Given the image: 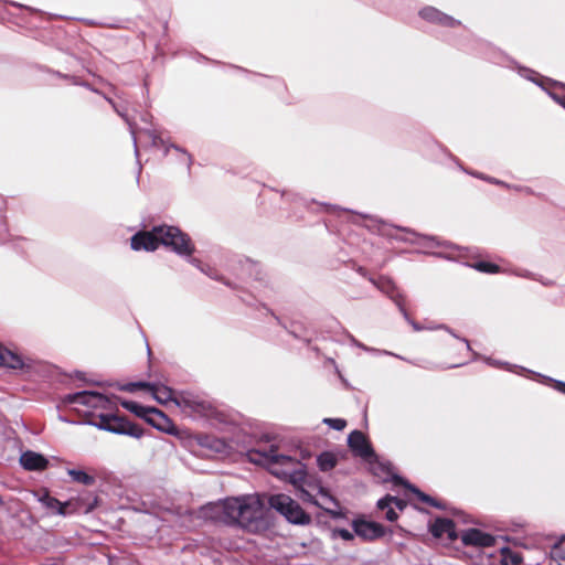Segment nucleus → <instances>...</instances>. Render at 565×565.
<instances>
[{"label":"nucleus","instance_id":"obj_1","mask_svg":"<svg viewBox=\"0 0 565 565\" xmlns=\"http://www.w3.org/2000/svg\"><path fill=\"white\" fill-rule=\"evenodd\" d=\"M247 455L252 462L266 463L273 476L292 486L305 478V463L290 456L276 454L274 447L269 451L250 449Z\"/></svg>","mask_w":565,"mask_h":565},{"label":"nucleus","instance_id":"obj_2","mask_svg":"<svg viewBox=\"0 0 565 565\" xmlns=\"http://www.w3.org/2000/svg\"><path fill=\"white\" fill-rule=\"evenodd\" d=\"M263 502L253 495H243L236 525L250 533H260L268 529Z\"/></svg>","mask_w":565,"mask_h":565},{"label":"nucleus","instance_id":"obj_3","mask_svg":"<svg viewBox=\"0 0 565 565\" xmlns=\"http://www.w3.org/2000/svg\"><path fill=\"white\" fill-rule=\"evenodd\" d=\"M154 233H159V245L170 248L181 257H191L195 250L189 234L177 226L158 225Z\"/></svg>","mask_w":565,"mask_h":565},{"label":"nucleus","instance_id":"obj_4","mask_svg":"<svg viewBox=\"0 0 565 565\" xmlns=\"http://www.w3.org/2000/svg\"><path fill=\"white\" fill-rule=\"evenodd\" d=\"M268 504L291 524L308 525L311 523L310 514L288 494H271L268 499Z\"/></svg>","mask_w":565,"mask_h":565},{"label":"nucleus","instance_id":"obj_5","mask_svg":"<svg viewBox=\"0 0 565 565\" xmlns=\"http://www.w3.org/2000/svg\"><path fill=\"white\" fill-rule=\"evenodd\" d=\"M296 490L300 492L299 498L303 502L311 503L316 507H321L313 492H317L324 501L331 503L333 507L340 508L339 501L330 493V491L323 487L322 481L317 475H311L307 471L305 466V478L296 482L294 486Z\"/></svg>","mask_w":565,"mask_h":565},{"label":"nucleus","instance_id":"obj_6","mask_svg":"<svg viewBox=\"0 0 565 565\" xmlns=\"http://www.w3.org/2000/svg\"><path fill=\"white\" fill-rule=\"evenodd\" d=\"M63 402L66 404H78L92 408H109L110 399L95 391H79L65 395Z\"/></svg>","mask_w":565,"mask_h":565},{"label":"nucleus","instance_id":"obj_7","mask_svg":"<svg viewBox=\"0 0 565 565\" xmlns=\"http://www.w3.org/2000/svg\"><path fill=\"white\" fill-rule=\"evenodd\" d=\"M57 75L63 78L71 79L74 85H79V86L86 87L87 89L102 95V93L98 89L92 87L90 84H88L87 82H81L75 76L62 75L61 73H57ZM103 97L111 105V107L118 114V116H120L125 120V122L128 125L129 132H130V135L132 137V141H134L135 154L138 157L139 151H138V146H137V137H136V134H137L136 124L130 120L126 108L120 107L118 104H116L114 102V99L106 96L105 94H103Z\"/></svg>","mask_w":565,"mask_h":565},{"label":"nucleus","instance_id":"obj_8","mask_svg":"<svg viewBox=\"0 0 565 565\" xmlns=\"http://www.w3.org/2000/svg\"><path fill=\"white\" fill-rule=\"evenodd\" d=\"M110 427L111 428L108 429V433L116 435L130 436L137 439L145 435V430L141 426L130 422L125 416H119L117 414L111 417Z\"/></svg>","mask_w":565,"mask_h":565},{"label":"nucleus","instance_id":"obj_9","mask_svg":"<svg viewBox=\"0 0 565 565\" xmlns=\"http://www.w3.org/2000/svg\"><path fill=\"white\" fill-rule=\"evenodd\" d=\"M352 527L355 535L364 541H374L385 534V529L382 524L363 519L353 520Z\"/></svg>","mask_w":565,"mask_h":565},{"label":"nucleus","instance_id":"obj_10","mask_svg":"<svg viewBox=\"0 0 565 565\" xmlns=\"http://www.w3.org/2000/svg\"><path fill=\"white\" fill-rule=\"evenodd\" d=\"M369 280L383 294H385L398 308L405 307V296L399 290V288L388 278L381 277L380 279H374L369 277Z\"/></svg>","mask_w":565,"mask_h":565},{"label":"nucleus","instance_id":"obj_11","mask_svg":"<svg viewBox=\"0 0 565 565\" xmlns=\"http://www.w3.org/2000/svg\"><path fill=\"white\" fill-rule=\"evenodd\" d=\"M348 446L361 458L370 459L375 456L374 449L361 430H353L349 434Z\"/></svg>","mask_w":565,"mask_h":565},{"label":"nucleus","instance_id":"obj_12","mask_svg":"<svg viewBox=\"0 0 565 565\" xmlns=\"http://www.w3.org/2000/svg\"><path fill=\"white\" fill-rule=\"evenodd\" d=\"M234 270L236 271L238 279L242 281H247L250 279L255 281L264 280L259 264L249 258L238 259Z\"/></svg>","mask_w":565,"mask_h":565},{"label":"nucleus","instance_id":"obj_13","mask_svg":"<svg viewBox=\"0 0 565 565\" xmlns=\"http://www.w3.org/2000/svg\"><path fill=\"white\" fill-rule=\"evenodd\" d=\"M242 497L226 498L215 505V510L222 514V521L226 525H236Z\"/></svg>","mask_w":565,"mask_h":565},{"label":"nucleus","instance_id":"obj_14","mask_svg":"<svg viewBox=\"0 0 565 565\" xmlns=\"http://www.w3.org/2000/svg\"><path fill=\"white\" fill-rule=\"evenodd\" d=\"M461 542L466 546L490 547L495 544V537L479 529H468L463 531Z\"/></svg>","mask_w":565,"mask_h":565},{"label":"nucleus","instance_id":"obj_15","mask_svg":"<svg viewBox=\"0 0 565 565\" xmlns=\"http://www.w3.org/2000/svg\"><path fill=\"white\" fill-rule=\"evenodd\" d=\"M130 245L134 250L153 252L159 247V233H154V226L150 232H138L132 235Z\"/></svg>","mask_w":565,"mask_h":565},{"label":"nucleus","instance_id":"obj_16","mask_svg":"<svg viewBox=\"0 0 565 565\" xmlns=\"http://www.w3.org/2000/svg\"><path fill=\"white\" fill-rule=\"evenodd\" d=\"M142 131L145 134H147L148 137L151 139V145L153 147L164 148V156L168 154L170 149H174L175 151L182 153V156L185 158L186 168H188V170H190L191 164L193 162V158L185 149L181 148L180 146H178L175 143H167V141L164 139H162L153 129L145 128V129H142Z\"/></svg>","mask_w":565,"mask_h":565},{"label":"nucleus","instance_id":"obj_17","mask_svg":"<svg viewBox=\"0 0 565 565\" xmlns=\"http://www.w3.org/2000/svg\"><path fill=\"white\" fill-rule=\"evenodd\" d=\"M146 422L159 431L174 434L175 426L173 422L161 409L152 407Z\"/></svg>","mask_w":565,"mask_h":565},{"label":"nucleus","instance_id":"obj_18","mask_svg":"<svg viewBox=\"0 0 565 565\" xmlns=\"http://www.w3.org/2000/svg\"><path fill=\"white\" fill-rule=\"evenodd\" d=\"M419 15L422 19L431 22L437 23L444 26H456L460 24L459 20H456L455 18L439 11L438 9L434 7H426L419 11Z\"/></svg>","mask_w":565,"mask_h":565},{"label":"nucleus","instance_id":"obj_19","mask_svg":"<svg viewBox=\"0 0 565 565\" xmlns=\"http://www.w3.org/2000/svg\"><path fill=\"white\" fill-rule=\"evenodd\" d=\"M21 466L28 471H42L49 466V459L32 450L24 451L20 457Z\"/></svg>","mask_w":565,"mask_h":565},{"label":"nucleus","instance_id":"obj_20","mask_svg":"<svg viewBox=\"0 0 565 565\" xmlns=\"http://www.w3.org/2000/svg\"><path fill=\"white\" fill-rule=\"evenodd\" d=\"M40 501L47 508V509H51V510H55L56 511V514L58 515H63V516H67V515H71L73 514L76 509H75V504L72 502V501H65V502H61L60 500H57L56 498L54 497H51L49 493H45L41 499Z\"/></svg>","mask_w":565,"mask_h":565},{"label":"nucleus","instance_id":"obj_21","mask_svg":"<svg viewBox=\"0 0 565 565\" xmlns=\"http://www.w3.org/2000/svg\"><path fill=\"white\" fill-rule=\"evenodd\" d=\"M178 406L188 408L192 412L205 414L210 411L211 404L204 399H201L198 396L191 394H183L180 396L179 401H175Z\"/></svg>","mask_w":565,"mask_h":565},{"label":"nucleus","instance_id":"obj_22","mask_svg":"<svg viewBox=\"0 0 565 565\" xmlns=\"http://www.w3.org/2000/svg\"><path fill=\"white\" fill-rule=\"evenodd\" d=\"M23 358L0 344V366L12 370H22L25 366Z\"/></svg>","mask_w":565,"mask_h":565},{"label":"nucleus","instance_id":"obj_23","mask_svg":"<svg viewBox=\"0 0 565 565\" xmlns=\"http://www.w3.org/2000/svg\"><path fill=\"white\" fill-rule=\"evenodd\" d=\"M152 387H149V392H151L153 398L161 403V404H166L168 402H174L175 401H179V398H174L173 395H174V391L164 385V384H161V383H152Z\"/></svg>","mask_w":565,"mask_h":565},{"label":"nucleus","instance_id":"obj_24","mask_svg":"<svg viewBox=\"0 0 565 565\" xmlns=\"http://www.w3.org/2000/svg\"><path fill=\"white\" fill-rule=\"evenodd\" d=\"M501 565H520L523 561L521 553L512 551L508 546L499 548Z\"/></svg>","mask_w":565,"mask_h":565},{"label":"nucleus","instance_id":"obj_25","mask_svg":"<svg viewBox=\"0 0 565 565\" xmlns=\"http://www.w3.org/2000/svg\"><path fill=\"white\" fill-rule=\"evenodd\" d=\"M338 463L337 456L331 451H323L317 457V466L322 472L332 470Z\"/></svg>","mask_w":565,"mask_h":565},{"label":"nucleus","instance_id":"obj_26","mask_svg":"<svg viewBox=\"0 0 565 565\" xmlns=\"http://www.w3.org/2000/svg\"><path fill=\"white\" fill-rule=\"evenodd\" d=\"M121 406L127 409L128 412L132 413L137 417L143 419L146 422V418H148L149 413L151 412L150 406H143L137 402L132 401H122Z\"/></svg>","mask_w":565,"mask_h":565},{"label":"nucleus","instance_id":"obj_27","mask_svg":"<svg viewBox=\"0 0 565 565\" xmlns=\"http://www.w3.org/2000/svg\"><path fill=\"white\" fill-rule=\"evenodd\" d=\"M115 414H105L100 413L96 416H94L92 419H88L85 422V424L96 427L99 430L108 431L110 427L111 417H114Z\"/></svg>","mask_w":565,"mask_h":565},{"label":"nucleus","instance_id":"obj_28","mask_svg":"<svg viewBox=\"0 0 565 565\" xmlns=\"http://www.w3.org/2000/svg\"><path fill=\"white\" fill-rule=\"evenodd\" d=\"M451 527V520L446 518H437L430 526V533L435 537H443L448 529Z\"/></svg>","mask_w":565,"mask_h":565},{"label":"nucleus","instance_id":"obj_29","mask_svg":"<svg viewBox=\"0 0 565 565\" xmlns=\"http://www.w3.org/2000/svg\"><path fill=\"white\" fill-rule=\"evenodd\" d=\"M67 475L74 482L85 486H93L96 481L94 476L88 475L86 471L81 469H68Z\"/></svg>","mask_w":565,"mask_h":565},{"label":"nucleus","instance_id":"obj_30","mask_svg":"<svg viewBox=\"0 0 565 565\" xmlns=\"http://www.w3.org/2000/svg\"><path fill=\"white\" fill-rule=\"evenodd\" d=\"M552 561H555L557 565H565V539L556 542L550 552Z\"/></svg>","mask_w":565,"mask_h":565},{"label":"nucleus","instance_id":"obj_31","mask_svg":"<svg viewBox=\"0 0 565 565\" xmlns=\"http://www.w3.org/2000/svg\"><path fill=\"white\" fill-rule=\"evenodd\" d=\"M469 267L486 274H497L500 271L499 265L490 262L480 260L468 265Z\"/></svg>","mask_w":565,"mask_h":565},{"label":"nucleus","instance_id":"obj_32","mask_svg":"<svg viewBox=\"0 0 565 565\" xmlns=\"http://www.w3.org/2000/svg\"><path fill=\"white\" fill-rule=\"evenodd\" d=\"M407 490H409L412 493H414L418 500H420L424 503H427L428 505L433 507V503L435 501V498L431 495L423 492L420 489H418L413 483H407Z\"/></svg>","mask_w":565,"mask_h":565},{"label":"nucleus","instance_id":"obj_33","mask_svg":"<svg viewBox=\"0 0 565 565\" xmlns=\"http://www.w3.org/2000/svg\"><path fill=\"white\" fill-rule=\"evenodd\" d=\"M152 383L151 382H143V381H138V382H130V383H127L126 385H124L121 388L124 391H127V392H130V393H134L136 392L137 390H149V387H152Z\"/></svg>","mask_w":565,"mask_h":565},{"label":"nucleus","instance_id":"obj_34","mask_svg":"<svg viewBox=\"0 0 565 565\" xmlns=\"http://www.w3.org/2000/svg\"><path fill=\"white\" fill-rule=\"evenodd\" d=\"M322 423L334 430H342L347 426V420L343 418H323Z\"/></svg>","mask_w":565,"mask_h":565},{"label":"nucleus","instance_id":"obj_35","mask_svg":"<svg viewBox=\"0 0 565 565\" xmlns=\"http://www.w3.org/2000/svg\"><path fill=\"white\" fill-rule=\"evenodd\" d=\"M354 532H351L347 529L335 527L332 530V537H341L344 541H352L354 539Z\"/></svg>","mask_w":565,"mask_h":565},{"label":"nucleus","instance_id":"obj_36","mask_svg":"<svg viewBox=\"0 0 565 565\" xmlns=\"http://www.w3.org/2000/svg\"><path fill=\"white\" fill-rule=\"evenodd\" d=\"M399 312L402 313L403 318L412 326V328L415 331L424 330V327L419 322H417L411 318L409 313L406 310V307L402 308V310H399Z\"/></svg>","mask_w":565,"mask_h":565},{"label":"nucleus","instance_id":"obj_37","mask_svg":"<svg viewBox=\"0 0 565 565\" xmlns=\"http://www.w3.org/2000/svg\"><path fill=\"white\" fill-rule=\"evenodd\" d=\"M535 83L539 86H541L555 103H557L558 105H561L565 109V98L564 97L559 96L558 94H556L554 92H551V90L546 89L545 87H543L542 83H537V82H535Z\"/></svg>","mask_w":565,"mask_h":565},{"label":"nucleus","instance_id":"obj_38","mask_svg":"<svg viewBox=\"0 0 565 565\" xmlns=\"http://www.w3.org/2000/svg\"><path fill=\"white\" fill-rule=\"evenodd\" d=\"M393 503V495L391 494H386L385 497L381 498L377 503H376V507L380 509V510H385V509H390L391 508V504Z\"/></svg>","mask_w":565,"mask_h":565},{"label":"nucleus","instance_id":"obj_39","mask_svg":"<svg viewBox=\"0 0 565 565\" xmlns=\"http://www.w3.org/2000/svg\"><path fill=\"white\" fill-rule=\"evenodd\" d=\"M323 509V511L326 513H328L332 519L334 520H338V519H343L345 518V513L340 510L339 508L334 507L335 509H329V508H323L322 505L320 507Z\"/></svg>","mask_w":565,"mask_h":565},{"label":"nucleus","instance_id":"obj_40","mask_svg":"<svg viewBox=\"0 0 565 565\" xmlns=\"http://www.w3.org/2000/svg\"><path fill=\"white\" fill-rule=\"evenodd\" d=\"M470 174L477 177V178H480V179H483V180H487L491 183H494V184H499V185H502V186H505V188H510L509 184H507L505 182L503 181H500L498 179H494V178H490V177H484L483 174L481 173H477V172H469Z\"/></svg>","mask_w":565,"mask_h":565},{"label":"nucleus","instance_id":"obj_41","mask_svg":"<svg viewBox=\"0 0 565 565\" xmlns=\"http://www.w3.org/2000/svg\"><path fill=\"white\" fill-rule=\"evenodd\" d=\"M548 381L553 382L554 388L558 391L559 393L565 395V382L559 380H553L551 377H547Z\"/></svg>","mask_w":565,"mask_h":565},{"label":"nucleus","instance_id":"obj_42","mask_svg":"<svg viewBox=\"0 0 565 565\" xmlns=\"http://www.w3.org/2000/svg\"><path fill=\"white\" fill-rule=\"evenodd\" d=\"M548 381L553 382L554 388L558 391L559 393L565 395V382L559 380H553L551 377H547Z\"/></svg>","mask_w":565,"mask_h":565},{"label":"nucleus","instance_id":"obj_43","mask_svg":"<svg viewBox=\"0 0 565 565\" xmlns=\"http://www.w3.org/2000/svg\"><path fill=\"white\" fill-rule=\"evenodd\" d=\"M438 328L447 330L451 335H454L455 338L459 339V337L456 333H454L452 330L449 329L448 327L441 324ZM460 340L466 343L467 350L471 351V347H470L469 341L466 338H460Z\"/></svg>","mask_w":565,"mask_h":565},{"label":"nucleus","instance_id":"obj_44","mask_svg":"<svg viewBox=\"0 0 565 565\" xmlns=\"http://www.w3.org/2000/svg\"><path fill=\"white\" fill-rule=\"evenodd\" d=\"M445 535H447V537L450 541H455L458 537L457 532H456V524L452 520H451V527L448 529V532H446Z\"/></svg>","mask_w":565,"mask_h":565},{"label":"nucleus","instance_id":"obj_45","mask_svg":"<svg viewBox=\"0 0 565 565\" xmlns=\"http://www.w3.org/2000/svg\"><path fill=\"white\" fill-rule=\"evenodd\" d=\"M445 535H447V537L450 541H455L458 537L457 532H456V524L452 520H451V527L448 529V532H446Z\"/></svg>","mask_w":565,"mask_h":565},{"label":"nucleus","instance_id":"obj_46","mask_svg":"<svg viewBox=\"0 0 565 565\" xmlns=\"http://www.w3.org/2000/svg\"><path fill=\"white\" fill-rule=\"evenodd\" d=\"M385 519L390 522H394L398 519V514L394 511V509L390 508L385 513Z\"/></svg>","mask_w":565,"mask_h":565},{"label":"nucleus","instance_id":"obj_47","mask_svg":"<svg viewBox=\"0 0 565 565\" xmlns=\"http://www.w3.org/2000/svg\"><path fill=\"white\" fill-rule=\"evenodd\" d=\"M393 503L401 511H403L406 508V502L397 497H393Z\"/></svg>","mask_w":565,"mask_h":565},{"label":"nucleus","instance_id":"obj_48","mask_svg":"<svg viewBox=\"0 0 565 565\" xmlns=\"http://www.w3.org/2000/svg\"><path fill=\"white\" fill-rule=\"evenodd\" d=\"M394 483L402 484L407 489V483H409L407 480H405L403 477L396 475L393 478Z\"/></svg>","mask_w":565,"mask_h":565},{"label":"nucleus","instance_id":"obj_49","mask_svg":"<svg viewBox=\"0 0 565 565\" xmlns=\"http://www.w3.org/2000/svg\"><path fill=\"white\" fill-rule=\"evenodd\" d=\"M390 237L396 239V241H401V242H411L413 243L414 239L407 237V236H399V235H392V234H387Z\"/></svg>","mask_w":565,"mask_h":565},{"label":"nucleus","instance_id":"obj_50","mask_svg":"<svg viewBox=\"0 0 565 565\" xmlns=\"http://www.w3.org/2000/svg\"><path fill=\"white\" fill-rule=\"evenodd\" d=\"M433 508H436L438 510H446V503L435 499V501L433 503Z\"/></svg>","mask_w":565,"mask_h":565},{"label":"nucleus","instance_id":"obj_51","mask_svg":"<svg viewBox=\"0 0 565 565\" xmlns=\"http://www.w3.org/2000/svg\"><path fill=\"white\" fill-rule=\"evenodd\" d=\"M214 279L216 280H222L224 285L231 287V288H235L236 286H234L230 280L227 279H224L223 277H218V276H212Z\"/></svg>","mask_w":565,"mask_h":565},{"label":"nucleus","instance_id":"obj_52","mask_svg":"<svg viewBox=\"0 0 565 565\" xmlns=\"http://www.w3.org/2000/svg\"><path fill=\"white\" fill-rule=\"evenodd\" d=\"M486 362L490 365H501L502 363L495 360H492L491 358H486Z\"/></svg>","mask_w":565,"mask_h":565},{"label":"nucleus","instance_id":"obj_53","mask_svg":"<svg viewBox=\"0 0 565 565\" xmlns=\"http://www.w3.org/2000/svg\"><path fill=\"white\" fill-rule=\"evenodd\" d=\"M190 263L194 265L195 267L200 268L201 262L198 258H191Z\"/></svg>","mask_w":565,"mask_h":565},{"label":"nucleus","instance_id":"obj_54","mask_svg":"<svg viewBox=\"0 0 565 565\" xmlns=\"http://www.w3.org/2000/svg\"><path fill=\"white\" fill-rule=\"evenodd\" d=\"M358 273H359L361 276H363V277H366V276H367V271H366V269H365V268H363V267H359V268H358Z\"/></svg>","mask_w":565,"mask_h":565},{"label":"nucleus","instance_id":"obj_55","mask_svg":"<svg viewBox=\"0 0 565 565\" xmlns=\"http://www.w3.org/2000/svg\"><path fill=\"white\" fill-rule=\"evenodd\" d=\"M352 342H353L356 347L362 348L363 350H367V348H366L364 344H362V343L358 342L354 338H352Z\"/></svg>","mask_w":565,"mask_h":565},{"label":"nucleus","instance_id":"obj_56","mask_svg":"<svg viewBox=\"0 0 565 565\" xmlns=\"http://www.w3.org/2000/svg\"><path fill=\"white\" fill-rule=\"evenodd\" d=\"M151 118V115L150 114H145L141 116V120L145 121V122H148Z\"/></svg>","mask_w":565,"mask_h":565},{"label":"nucleus","instance_id":"obj_57","mask_svg":"<svg viewBox=\"0 0 565 565\" xmlns=\"http://www.w3.org/2000/svg\"><path fill=\"white\" fill-rule=\"evenodd\" d=\"M397 228H398L399 231L405 232V233H406V234H408V235H413V236L415 235V232H413V231H411V230H408V228H402V227H397Z\"/></svg>","mask_w":565,"mask_h":565},{"label":"nucleus","instance_id":"obj_58","mask_svg":"<svg viewBox=\"0 0 565 565\" xmlns=\"http://www.w3.org/2000/svg\"><path fill=\"white\" fill-rule=\"evenodd\" d=\"M551 84L553 86H559V87H565V84L561 83V82H557V81H551Z\"/></svg>","mask_w":565,"mask_h":565},{"label":"nucleus","instance_id":"obj_59","mask_svg":"<svg viewBox=\"0 0 565 565\" xmlns=\"http://www.w3.org/2000/svg\"><path fill=\"white\" fill-rule=\"evenodd\" d=\"M514 189L515 190H524L526 193H532V191L529 188L514 186Z\"/></svg>","mask_w":565,"mask_h":565},{"label":"nucleus","instance_id":"obj_60","mask_svg":"<svg viewBox=\"0 0 565 565\" xmlns=\"http://www.w3.org/2000/svg\"><path fill=\"white\" fill-rule=\"evenodd\" d=\"M523 72H526V73H531V74H534L533 71L529 70V68H524Z\"/></svg>","mask_w":565,"mask_h":565}]
</instances>
